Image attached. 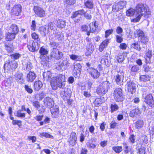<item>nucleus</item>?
I'll return each instance as SVG.
<instances>
[{
	"mask_svg": "<svg viewBox=\"0 0 154 154\" xmlns=\"http://www.w3.org/2000/svg\"><path fill=\"white\" fill-rule=\"evenodd\" d=\"M138 154H145V148H143L139 149Z\"/></svg>",
	"mask_w": 154,
	"mask_h": 154,
	"instance_id": "63",
	"label": "nucleus"
},
{
	"mask_svg": "<svg viewBox=\"0 0 154 154\" xmlns=\"http://www.w3.org/2000/svg\"><path fill=\"white\" fill-rule=\"evenodd\" d=\"M145 101L151 107L154 106V100L153 97H146L145 98Z\"/></svg>",
	"mask_w": 154,
	"mask_h": 154,
	"instance_id": "19",
	"label": "nucleus"
},
{
	"mask_svg": "<svg viewBox=\"0 0 154 154\" xmlns=\"http://www.w3.org/2000/svg\"><path fill=\"white\" fill-rule=\"evenodd\" d=\"M36 77V75L34 72H30L27 74L26 78L28 82H32Z\"/></svg>",
	"mask_w": 154,
	"mask_h": 154,
	"instance_id": "18",
	"label": "nucleus"
},
{
	"mask_svg": "<svg viewBox=\"0 0 154 154\" xmlns=\"http://www.w3.org/2000/svg\"><path fill=\"white\" fill-rule=\"evenodd\" d=\"M39 53L41 55L46 56L48 53V51L42 47L40 49Z\"/></svg>",
	"mask_w": 154,
	"mask_h": 154,
	"instance_id": "39",
	"label": "nucleus"
},
{
	"mask_svg": "<svg viewBox=\"0 0 154 154\" xmlns=\"http://www.w3.org/2000/svg\"><path fill=\"white\" fill-rule=\"evenodd\" d=\"M86 7L88 8L91 9L93 8L94 4L92 0H88L85 3Z\"/></svg>",
	"mask_w": 154,
	"mask_h": 154,
	"instance_id": "32",
	"label": "nucleus"
},
{
	"mask_svg": "<svg viewBox=\"0 0 154 154\" xmlns=\"http://www.w3.org/2000/svg\"><path fill=\"white\" fill-rule=\"evenodd\" d=\"M88 152L87 149L85 148H82L81 151V154H87Z\"/></svg>",
	"mask_w": 154,
	"mask_h": 154,
	"instance_id": "64",
	"label": "nucleus"
},
{
	"mask_svg": "<svg viewBox=\"0 0 154 154\" xmlns=\"http://www.w3.org/2000/svg\"><path fill=\"white\" fill-rule=\"evenodd\" d=\"M70 58L73 60L76 61H81L82 58L80 56H78L76 55L72 54L70 55Z\"/></svg>",
	"mask_w": 154,
	"mask_h": 154,
	"instance_id": "41",
	"label": "nucleus"
},
{
	"mask_svg": "<svg viewBox=\"0 0 154 154\" xmlns=\"http://www.w3.org/2000/svg\"><path fill=\"white\" fill-rule=\"evenodd\" d=\"M109 42V40L106 39L100 45L99 47V51L101 52L106 48Z\"/></svg>",
	"mask_w": 154,
	"mask_h": 154,
	"instance_id": "25",
	"label": "nucleus"
},
{
	"mask_svg": "<svg viewBox=\"0 0 154 154\" xmlns=\"http://www.w3.org/2000/svg\"><path fill=\"white\" fill-rule=\"evenodd\" d=\"M24 88L26 91H27L28 93L31 94L32 93L33 91L32 89L28 85H25Z\"/></svg>",
	"mask_w": 154,
	"mask_h": 154,
	"instance_id": "57",
	"label": "nucleus"
},
{
	"mask_svg": "<svg viewBox=\"0 0 154 154\" xmlns=\"http://www.w3.org/2000/svg\"><path fill=\"white\" fill-rule=\"evenodd\" d=\"M39 31L41 34L43 36L46 35V34L49 32V30L45 27H41L39 28Z\"/></svg>",
	"mask_w": 154,
	"mask_h": 154,
	"instance_id": "28",
	"label": "nucleus"
},
{
	"mask_svg": "<svg viewBox=\"0 0 154 154\" xmlns=\"http://www.w3.org/2000/svg\"><path fill=\"white\" fill-rule=\"evenodd\" d=\"M82 66L79 63H76L74 65L73 70V74L77 75L78 73L80 74L82 70Z\"/></svg>",
	"mask_w": 154,
	"mask_h": 154,
	"instance_id": "17",
	"label": "nucleus"
},
{
	"mask_svg": "<svg viewBox=\"0 0 154 154\" xmlns=\"http://www.w3.org/2000/svg\"><path fill=\"white\" fill-rule=\"evenodd\" d=\"M33 67V66L30 62L27 61L23 65V69L24 70L29 71Z\"/></svg>",
	"mask_w": 154,
	"mask_h": 154,
	"instance_id": "20",
	"label": "nucleus"
},
{
	"mask_svg": "<svg viewBox=\"0 0 154 154\" xmlns=\"http://www.w3.org/2000/svg\"><path fill=\"white\" fill-rule=\"evenodd\" d=\"M143 125V122L142 120H138L135 124V127L137 129L141 128Z\"/></svg>",
	"mask_w": 154,
	"mask_h": 154,
	"instance_id": "36",
	"label": "nucleus"
},
{
	"mask_svg": "<svg viewBox=\"0 0 154 154\" xmlns=\"http://www.w3.org/2000/svg\"><path fill=\"white\" fill-rule=\"evenodd\" d=\"M27 47L29 51L31 52L37 51L38 49V43L36 42H33L31 44L28 45Z\"/></svg>",
	"mask_w": 154,
	"mask_h": 154,
	"instance_id": "14",
	"label": "nucleus"
},
{
	"mask_svg": "<svg viewBox=\"0 0 154 154\" xmlns=\"http://www.w3.org/2000/svg\"><path fill=\"white\" fill-rule=\"evenodd\" d=\"M105 100L104 97H99L97 98L94 101V103L97 106H98Z\"/></svg>",
	"mask_w": 154,
	"mask_h": 154,
	"instance_id": "21",
	"label": "nucleus"
},
{
	"mask_svg": "<svg viewBox=\"0 0 154 154\" xmlns=\"http://www.w3.org/2000/svg\"><path fill=\"white\" fill-rule=\"evenodd\" d=\"M90 28V32H93L95 31L96 28V26L95 24V22H92L90 23L89 25Z\"/></svg>",
	"mask_w": 154,
	"mask_h": 154,
	"instance_id": "37",
	"label": "nucleus"
},
{
	"mask_svg": "<svg viewBox=\"0 0 154 154\" xmlns=\"http://www.w3.org/2000/svg\"><path fill=\"white\" fill-rule=\"evenodd\" d=\"M77 139L76 133L74 132H72L68 140L69 144L72 146H74L75 144Z\"/></svg>",
	"mask_w": 154,
	"mask_h": 154,
	"instance_id": "13",
	"label": "nucleus"
},
{
	"mask_svg": "<svg viewBox=\"0 0 154 154\" xmlns=\"http://www.w3.org/2000/svg\"><path fill=\"white\" fill-rule=\"evenodd\" d=\"M126 4V2L124 1H120L115 3L112 6V11L115 12H118L125 7Z\"/></svg>",
	"mask_w": 154,
	"mask_h": 154,
	"instance_id": "8",
	"label": "nucleus"
},
{
	"mask_svg": "<svg viewBox=\"0 0 154 154\" xmlns=\"http://www.w3.org/2000/svg\"><path fill=\"white\" fill-rule=\"evenodd\" d=\"M66 21L61 19H59L57 20V25L58 27L62 29L66 26Z\"/></svg>",
	"mask_w": 154,
	"mask_h": 154,
	"instance_id": "22",
	"label": "nucleus"
},
{
	"mask_svg": "<svg viewBox=\"0 0 154 154\" xmlns=\"http://www.w3.org/2000/svg\"><path fill=\"white\" fill-rule=\"evenodd\" d=\"M151 12L146 5L138 4L136 9V17L132 19L131 22L134 23L138 22L142 16L144 15L146 18H148L150 15Z\"/></svg>",
	"mask_w": 154,
	"mask_h": 154,
	"instance_id": "1",
	"label": "nucleus"
},
{
	"mask_svg": "<svg viewBox=\"0 0 154 154\" xmlns=\"http://www.w3.org/2000/svg\"><path fill=\"white\" fill-rule=\"evenodd\" d=\"M10 30L12 32L17 34L18 32L19 29L17 26L15 24H12L10 27Z\"/></svg>",
	"mask_w": 154,
	"mask_h": 154,
	"instance_id": "30",
	"label": "nucleus"
},
{
	"mask_svg": "<svg viewBox=\"0 0 154 154\" xmlns=\"http://www.w3.org/2000/svg\"><path fill=\"white\" fill-rule=\"evenodd\" d=\"M112 149L116 153H119L122 151V147L119 146H113L112 147Z\"/></svg>",
	"mask_w": 154,
	"mask_h": 154,
	"instance_id": "44",
	"label": "nucleus"
},
{
	"mask_svg": "<svg viewBox=\"0 0 154 154\" xmlns=\"http://www.w3.org/2000/svg\"><path fill=\"white\" fill-rule=\"evenodd\" d=\"M16 35L12 32L7 33L6 35V39L9 41L12 40L15 38Z\"/></svg>",
	"mask_w": 154,
	"mask_h": 154,
	"instance_id": "26",
	"label": "nucleus"
},
{
	"mask_svg": "<svg viewBox=\"0 0 154 154\" xmlns=\"http://www.w3.org/2000/svg\"><path fill=\"white\" fill-rule=\"evenodd\" d=\"M115 80L118 85L122 86L123 85L122 83L123 80V76L122 74L120 73L116 75L114 77Z\"/></svg>",
	"mask_w": 154,
	"mask_h": 154,
	"instance_id": "15",
	"label": "nucleus"
},
{
	"mask_svg": "<svg viewBox=\"0 0 154 154\" xmlns=\"http://www.w3.org/2000/svg\"><path fill=\"white\" fill-rule=\"evenodd\" d=\"M40 58L41 59L42 64L47 63L48 62H49V57L47 56H44L43 55H40Z\"/></svg>",
	"mask_w": 154,
	"mask_h": 154,
	"instance_id": "31",
	"label": "nucleus"
},
{
	"mask_svg": "<svg viewBox=\"0 0 154 154\" xmlns=\"http://www.w3.org/2000/svg\"><path fill=\"white\" fill-rule=\"evenodd\" d=\"M122 90L121 88L115 89L113 92V95L114 96H122Z\"/></svg>",
	"mask_w": 154,
	"mask_h": 154,
	"instance_id": "24",
	"label": "nucleus"
},
{
	"mask_svg": "<svg viewBox=\"0 0 154 154\" xmlns=\"http://www.w3.org/2000/svg\"><path fill=\"white\" fill-rule=\"evenodd\" d=\"M4 68L5 70H11L10 66V62L6 61L5 63L4 66Z\"/></svg>",
	"mask_w": 154,
	"mask_h": 154,
	"instance_id": "50",
	"label": "nucleus"
},
{
	"mask_svg": "<svg viewBox=\"0 0 154 154\" xmlns=\"http://www.w3.org/2000/svg\"><path fill=\"white\" fill-rule=\"evenodd\" d=\"M23 74L22 73L17 72L14 75L15 79L16 80H20L22 79Z\"/></svg>",
	"mask_w": 154,
	"mask_h": 154,
	"instance_id": "49",
	"label": "nucleus"
},
{
	"mask_svg": "<svg viewBox=\"0 0 154 154\" xmlns=\"http://www.w3.org/2000/svg\"><path fill=\"white\" fill-rule=\"evenodd\" d=\"M132 47L138 51H140L141 50V48L140 45H139L137 42L133 44L132 45Z\"/></svg>",
	"mask_w": 154,
	"mask_h": 154,
	"instance_id": "54",
	"label": "nucleus"
},
{
	"mask_svg": "<svg viewBox=\"0 0 154 154\" xmlns=\"http://www.w3.org/2000/svg\"><path fill=\"white\" fill-rule=\"evenodd\" d=\"M88 71L91 76L94 79H97L100 75V73L93 68H89L87 69Z\"/></svg>",
	"mask_w": 154,
	"mask_h": 154,
	"instance_id": "12",
	"label": "nucleus"
},
{
	"mask_svg": "<svg viewBox=\"0 0 154 154\" xmlns=\"http://www.w3.org/2000/svg\"><path fill=\"white\" fill-rule=\"evenodd\" d=\"M136 32L141 43L144 44H147L149 41V38L144 32L140 30H137Z\"/></svg>",
	"mask_w": 154,
	"mask_h": 154,
	"instance_id": "6",
	"label": "nucleus"
},
{
	"mask_svg": "<svg viewBox=\"0 0 154 154\" xmlns=\"http://www.w3.org/2000/svg\"><path fill=\"white\" fill-rule=\"evenodd\" d=\"M152 51H149L146 54V57L145 59L146 61V63H149L150 62V59L152 56Z\"/></svg>",
	"mask_w": 154,
	"mask_h": 154,
	"instance_id": "38",
	"label": "nucleus"
},
{
	"mask_svg": "<svg viewBox=\"0 0 154 154\" xmlns=\"http://www.w3.org/2000/svg\"><path fill=\"white\" fill-rule=\"evenodd\" d=\"M110 108L111 112L112 113L118 110L119 109V107L116 104H112L111 105Z\"/></svg>",
	"mask_w": 154,
	"mask_h": 154,
	"instance_id": "42",
	"label": "nucleus"
},
{
	"mask_svg": "<svg viewBox=\"0 0 154 154\" xmlns=\"http://www.w3.org/2000/svg\"><path fill=\"white\" fill-rule=\"evenodd\" d=\"M43 84L40 81L35 82L34 83V86L35 90L38 91L42 87Z\"/></svg>",
	"mask_w": 154,
	"mask_h": 154,
	"instance_id": "27",
	"label": "nucleus"
},
{
	"mask_svg": "<svg viewBox=\"0 0 154 154\" xmlns=\"http://www.w3.org/2000/svg\"><path fill=\"white\" fill-rule=\"evenodd\" d=\"M140 79L144 82L147 81L149 80L150 77L148 75H142L140 77Z\"/></svg>",
	"mask_w": 154,
	"mask_h": 154,
	"instance_id": "46",
	"label": "nucleus"
},
{
	"mask_svg": "<svg viewBox=\"0 0 154 154\" xmlns=\"http://www.w3.org/2000/svg\"><path fill=\"white\" fill-rule=\"evenodd\" d=\"M65 76L60 74L51 78L50 83L52 89L56 90L58 88H63L65 87Z\"/></svg>",
	"mask_w": 154,
	"mask_h": 154,
	"instance_id": "2",
	"label": "nucleus"
},
{
	"mask_svg": "<svg viewBox=\"0 0 154 154\" xmlns=\"http://www.w3.org/2000/svg\"><path fill=\"white\" fill-rule=\"evenodd\" d=\"M127 15L128 16H131L134 15H136V10L131 8L128 10L126 12Z\"/></svg>",
	"mask_w": 154,
	"mask_h": 154,
	"instance_id": "35",
	"label": "nucleus"
},
{
	"mask_svg": "<svg viewBox=\"0 0 154 154\" xmlns=\"http://www.w3.org/2000/svg\"><path fill=\"white\" fill-rule=\"evenodd\" d=\"M116 32L117 34H120L123 32V30L121 27L118 26L116 28Z\"/></svg>",
	"mask_w": 154,
	"mask_h": 154,
	"instance_id": "58",
	"label": "nucleus"
},
{
	"mask_svg": "<svg viewBox=\"0 0 154 154\" xmlns=\"http://www.w3.org/2000/svg\"><path fill=\"white\" fill-rule=\"evenodd\" d=\"M21 121L20 120H13L12 124L13 125H17L19 126L21 125Z\"/></svg>",
	"mask_w": 154,
	"mask_h": 154,
	"instance_id": "59",
	"label": "nucleus"
},
{
	"mask_svg": "<svg viewBox=\"0 0 154 154\" xmlns=\"http://www.w3.org/2000/svg\"><path fill=\"white\" fill-rule=\"evenodd\" d=\"M5 49L9 52H12L13 50L12 46L11 45L5 44Z\"/></svg>",
	"mask_w": 154,
	"mask_h": 154,
	"instance_id": "47",
	"label": "nucleus"
},
{
	"mask_svg": "<svg viewBox=\"0 0 154 154\" xmlns=\"http://www.w3.org/2000/svg\"><path fill=\"white\" fill-rule=\"evenodd\" d=\"M58 106H54L50 108V110L52 116L53 118H56L58 117L59 111Z\"/></svg>",
	"mask_w": 154,
	"mask_h": 154,
	"instance_id": "11",
	"label": "nucleus"
},
{
	"mask_svg": "<svg viewBox=\"0 0 154 154\" xmlns=\"http://www.w3.org/2000/svg\"><path fill=\"white\" fill-rule=\"evenodd\" d=\"M115 100L118 102H122L124 100L123 97H115Z\"/></svg>",
	"mask_w": 154,
	"mask_h": 154,
	"instance_id": "62",
	"label": "nucleus"
},
{
	"mask_svg": "<svg viewBox=\"0 0 154 154\" xmlns=\"http://www.w3.org/2000/svg\"><path fill=\"white\" fill-rule=\"evenodd\" d=\"M87 50L90 53H92L94 50V47L93 45L89 43L87 45Z\"/></svg>",
	"mask_w": 154,
	"mask_h": 154,
	"instance_id": "40",
	"label": "nucleus"
},
{
	"mask_svg": "<svg viewBox=\"0 0 154 154\" xmlns=\"http://www.w3.org/2000/svg\"><path fill=\"white\" fill-rule=\"evenodd\" d=\"M22 10V7L20 5H15L12 8L10 14L13 16H17L21 14Z\"/></svg>",
	"mask_w": 154,
	"mask_h": 154,
	"instance_id": "5",
	"label": "nucleus"
},
{
	"mask_svg": "<svg viewBox=\"0 0 154 154\" xmlns=\"http://www.w3.org/2000/svg\"><path fill=\"white\" fill-rule=\"evenodd\" d=\"M144 70L145 72L154 71V68L152 66L151 67V66L146 65L144 67Z\"/></svg>",
	"mask_w": 154,
	"mask_h": 154,
	"instance_id": "45",
	"label": "nucleus"
},
{
	"mask_svg": "<svg viewBox=\"0 0 154 154\" xmlns=\"http://www.w3.org/2000/svg\"><path fill=\"white\" fill-rule=\"evenodd\" d=\"M51 57L57 60L61 59L63 57V54L57 48H52L51 54Z\"/></svg>",
	"mask_w": 154,
	"mask_h": 154,
	"instance_id": "9",
	"label": "nucleus"
},
{
	"mask_svg": "<svg viewBox=\"0 0 154 154\" xmlns=\"http://www.w3.org/2000/svg\"><path fill=\"white\" fill-rule=\"evenodd\" d=\"M52 76V74L50 71H47L46 73L43 74V76L44 79L47 80H49Z\"/></svg>",
	"mask_w": 154,
	"mask_h": 154,
	"instance_id": "33",
	"label": "nucleus"
},
{
	"mask_svg": "<svg viewBox=\"0 0 154 154\" xmlns=\"http://www.w3.org/2000/svg\"><path fill=\"white\" fill-rule=\"evenodd\" d=\"M125 86L128 87V90L131 96L135 95V92L137 86L135 82L131 80H127Z\"/></svg>",
	"mask_w": 154,
	"mask_h": 154,
	"instance_id": "4",
	"label": "nucleus"
},
{
	"mask_svg": "<svg viewBox=\"0 0 154 154\" xmlns=\"http://www.w3.org/2000/svg\"><path fill=\"white\" fill-rule=\"evenodd\" d=\"M11 58L14 59H17L21 56V54L19 53H15L11 55Z\"/></svg>",
	"mask_w": 154,
	"mask_h": 154,
	"instance_id": "53",
	"label": "nucleus"
},
{
	"mask_svg": "<svg viewBox=\"0 0 154 154\" xmlns=\"http://www.w3.org/2000/svg\"><path fill=\"white\" fill-rule=\"evenodd\" d=\"M10 66L11 70H14L17 66V62L14 60L10 62Z\"/></svg>",
	"mask_w": 154,
	"mask_h": 154,
	"instance_id": "34",
	"label": "nucleus"
},
{
	"mask_svg": "<svg viewBox=\"0 0 154 154\" xmlns=\"http://www.w3.org/2000/svg\"><path fill=\"white\" fill-rule=\"evenodd\" d=\"M117 60L118 62L119 63H121L124 60V56L123 55L119 56L117 58Z\"/></svg>",
	"mask_w": 154,
	"mask_h": 154,
	"instance_id": "60",
	"label": "nucleus"
},
{
	"mask_svg": "<svg viewBox=\"0 0 154 154\" xmlns=\"http://www.w3.org/2000/svg\"><path fill=\"white\" fill-rule=\"evenodd\" d=\"M86 145L89 148L94 149L96 147V145L95 144L91 143L89 142H88Z\"/></svg>",
	"mask_w": 154,
	"mask_h": 154,
	"instance_id": "61",
	"label": "nucleus"
},
{
	"mask_svg": "<svg viewBox=\"0 0 154 154\" xmlns=\"http://www.w3.org/2000/svg\"><path fill=\"white\" fill-rule=\"evenodd\" d=\"M44 103L48 108H50L54 106V102L49 97H46L44 100Z\"/></svg>",
	"mask_w": 154,
	"mask_h": 154,
	"instance_id": "16",
	"label": "nucleus"
},
{
	"mask_svg": "<svg viewBox=\"0 0 154 154\" xmlns=\"http://www.w3.org/2000/svg\"><path fill=\"white\" fill-rule=\"evenodd\" d=\"M100 63L102 64L108 66L109 63L108 57L106 56H102L101 60Z\"/></svg>",
	"mask_w": 154,
	"mask_h": 154,
	"instance_id": "29",
	"label": "nucleus"
},
{
	"mask_svg": "<svg viewBox=\"0 0 154 154\" xmlns=\"http://www.w3.org/2000/svg\"><path fill=\"white\" fill-rule=\"evenodd\" d=\"M15 115L17 117L21 118H24L25 116V114L24 113L21 112L20 110H18L16 113H15Z\"/></svg>",
	"mask_w": 154,
	"mask_h": 154,
	"instance_id": "51",
	"label": "nucleus"
},
{
	"mask_svg": "<svg viewBox=\"0 0 154 154\" xmlns=\"http://www.w3.org/2000/svg\"><path fill=\"white\" fill-rule=\"evenodd\" d=\"M75 2V0H65L64 1V4L66 5H73Z\"/></svg>",
	"mask_w": 154,
	"mask_h": 154,
	"instance_id": "48",
	"label": "nucleus"
},
{
	"mask_svg": "<svg viewBox=\"0 0 154 154\" xmlns=\"http://www.w3.org/2000/svg\"><path fill=\"white\" fill-rule=\"evenodd\" d=\"M122 36L123 35L122 34H120L119 35H116V41L117 42L119 43H121L122 42L123 40Z\"/></svg>",
	"mask_w": 154,
	"mask_h": 154,
	"instance_id": "43",
	"label": "nucleus"
},
{
	"mask_svg": "<svg viewBox=\"0 0 154 154\" xmlns=\"http://www.w3.org/2000/svg\"><path fill=\"white\" fill-rule=\"evenodd\" d=\"M69 63L67 59L61 60L59 62L58 66L56 67L57 69L63 71L65 70L69 66Z\"/></svg>",
	"mask_w": 154,
	"mask_h": 154,
	"instance_id": "7",
	"label": "nucleus"
},
{
	"mask_svg": "<svg viewBox=\"0 0 154 154\" xmlns=\"http://www.w3.org/2000/svg\"><path fill=\"white\" fill-rule=\"evenodd\" d=\"M139 70V67L137 65H134L133 66L131 69V71L132 72H137Z\"/></svg>",
	"mask_w": 154,
	"mask_h": 154,
	"instance_id": "56",
	"label": "nucleus"
},
{
	"mask_svg": "<svg viewBox=\"0 0 154 154\" xmlns=\"http://www.w3.org/2000/svg\"><path fill=\"white\" fill-rule=\"evenodd\" d=\"M140 110L138 108H136L130 111V116L132 117H134L137 115L140 114Z\"/></svg>",
	"mask_w": 154,
	"mask_h": 154,
	"instance_id": "23",
	"label": "nucleus"
},
{
	"mask_svg": "<svg viewBox=\"0 0 154 154\" xmlns=\"http://www.w3.org/2000/svg\"><path fill=\"white\" fill-rule=\"evenodd\" d=\"M49 45L51 46V47L52 48H57L59 44L55 42H52L50 43Z\"/></svg>",
	"mask_w": 154,
	"mask_h": 154,
	"instance_id": "52",
	"label": "nucleus"
},
{
	"mask_svg": "<svg viewBox=\"0 0 154 154\" xmlns=\"http://www.w3.org/2000/svg\"><path fill=\"white\" fill-rule=\"evenodd\" d=\"M33 10L35 14L38 17H42L45 16V11L42 8L38 6H34Z\"/></svg>",
	"mask_w": 154,
	"mask_h": 154,
	"instance_id": "10",
	"label": "nucleus"
},
{
	"mask_svg": "<svg viewBox=\"0 0 154 154\" xmlns=\"http://www.w3.org/2000/svg\"><path fill=\"white\" fill-rule=\"evenodd\" d=\"M109 83L106 81L101 83L97 89L96 92L100 95L103 96L109 88Z\"/></svg>",
	"mask_w": 154,
	"mask_h": 154,
	"instance_id": "3",
	"label": "nucleus"
},
{
	"mask_svg": "<svg viewBox=\"0 0 154 154\" xmlns=\"http://www.w3.org/2000/svg\"><path fill=\"white\" fill-rule=\"evenodd\" d=\"M113 31L112 29L107 30L105 31V37L106 38H107L111 34Z\"/></svg>",
	"mask_w": 154,
	"mask_h": 154,
	"instance_id": "55",
	"label": "nucleus"
}]
</instances>
